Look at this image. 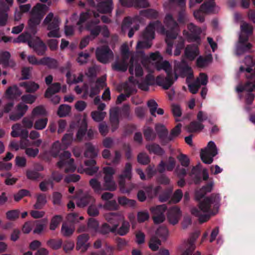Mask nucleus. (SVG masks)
<instances>
[{
  "instance_id": "f257e3e1",
  "label": "nucleus",
  "mask_w": 255,
  "mask_h": 255,
  "mask_svg": "<svg viewBox=\"0 0 255 255\" xmlns=\"http://www.w3.org/2000/svg\"><path fill=\"white\" fill-rule=\"evenodd\" d=\"M220 197L218 194H212L210 197L205 198L203 201L199 202L198 208L194 207L191 209V214L199 217L201 223L207 221L210 219V215L205 213L211 211V205L214 207H218L220 202Z\"/></svg>"
},
{
  "instance_id": "f03ea898",
  "label": "nucleus",
  "mask_w": 255,
  "mask_h": 255,
  "mask_svg": "<svg viewBox=\"0 0 255 255\" xmlns=\"http://www.w3.org/2000/svg\"><path fill=\"white\" fill-rule=\"evenodd\" d=\"M155 30L164 33L165 29L161 21L156 20L150 22L142 33L143 41L138 42L136 49L149 48L152 45L151 40L154 38Z\"/></svg>"
},
{
  "instance_id": "7ed1b4c3",
  "label": "nucleus",
  "mask_w": 255,
  "mask_h": 255,
  "mask_svg": "<svg viewBox=\"0 0 255 255\" xmlns=\"http://www.w3.org/2000/svg\"><path fill=\"white\" fill-rule=\"evenodd\" d=\"M164 23L168 28V30H165L164 33H163L166 34V37L165 39L167 44L166 53L169 55H171L173 44V40L177 37L178 32L179 30V26L171 14L166 15Z\"/></svg>"
},
{
  "instance_id": "20e7f679",
  "label": "nucleus",
  "mask_w": 255,
  "mask_h": 255,
  "mask_svg": "<svg viewBox=\"0 0 255 255\" xmlns=\"http://www.w3.org/2000/svg\"><path fill=\"white\" fill-rule=\"evenodd\" d=\"M60 20L58 16H54L52 12L49 13L44 18L42 26H46L49 31L47 35L49 38H60L61 36L60 32Z\"/></svg>"
},
{
  "instance_id": "39448f33",
  "label": "nucleus",
  "mask_w": 255,
  "mask_h": 255,
  "mask_svg": "<svg viewBox=\"0 0 255 255\" xmlns=\"http://www.w3.org/2000/svg\"><path fill=\"white\" fill-rule=\"evenodd\" d=\"M46 5L40 3L36 4L32 8L31 15L28 21V26L30 32L33 35L37 33V27L40 24L43 18L45 12L44 11Z\"/></svg>"
},
{
  "instance_id": "423d86ee",
  "label": "nucleus",
  "mask_w": 255,
  "mask_h": 255,
  "mask_svg": "<svg viewBox=\"0 0 255 255\" xmlns=\"http://www.w3.org/2000/svg\"><path fill=\"white\" fill-rule=\"evenodd\" d=\"M106 219L112 226L108 223H104L101 227L100 232L103 235H107L110 232L116 233L119 226L118 220L120 217L117 213L111 212L106 215Z\"/></svg>"
},
{
  "instance_id": "0eeeda50",
  "label": "nucleus",
  "mask_w": 255,
  "mask_h": 255,
  "mask_svg": "<svg viewBox=\"0 0 255 255\" xmlns=\"http://www.w3.org/2000/svg\"><path fill=\"white\" fill-rule=\"evenodd\" d=\"M217 153L215 143L210 141L208 143L207 148L201 149L200 157L204 163L211 164L213 161V157L217 154Z\"/></svg>"
},
{
  "instance_id": "6e6552de",
  "label": "nucleus",
  "mask_w": 255,
  "mask_h": 255,
  "mask_svg": "<svg viewBox=\"0 0 255 255\" xmlns=\"http://www.w3.org/2000/svg\"><path fill=\"white\" fill-rule=\"evenodd\" d=\"M131 170L132 166L131 163L128 162L126 164L125 169L123 171L122 173L119 175V184L120 191L123 193H129L131 190V188L126 187L125 179L130 180L131 178Z\"/></svg>"
},
{
  "instance_id": "1a4fd4ad",
  "label": "nucleus",
  "mask_w": 255,
  "mask_h": 255,
  "mask_svg": "<svg viewBox=\"0 0 255 255\" xmlns=\"http://www.w3.org/2000/svg\"><path fill=\"white\" fill-rule=\"evenodd\" d=\"M113 52L107 45L98 47L96 50V58L102 63H107L113 58Z\"/></svg>"
},
{
  "instance_id": "9d476101",
  "label": "nucleus",
  "mask_w": 255,
  "mask_h": 255,
  "mask_svg": "<svg viewBox=\"0 0 255 255\" xmlns=\"http://www.w3.org/2000/svg\"><path fill=\"white\" fill-rule=\"evenodd\" d=\"M215 3L214 0H206L202 5L199 10L194 12V17L199 20L200 22H203L205 18L202 12L208 13L212 12L215 6Z\"/></svg>"
},
{
  "instance_id": "9b49d317",
  "label": "nucleus",
  "mask_w": 255,
  "mask_h": 255,
  "mask_svg": "<svg viewBox=\"0 0 255 255\" xmlns=\"http://www.w3.org/2000/svg\"><path fill=\"white\" fill-rule=\"evenodd\" d=\"M13 0H0V26L6 25L7 18V12L12 5Z\"/></svg>"
},
{
  "instance_id": "f8f14e48",
  "label": "nucleus",
  "mask_w": 255,
  "mask_h": 255,
  "mask_svg": "<svg viewBox=\"0 0 255 255\" xmlns=\"http://www.w3.org/2000/svg\"><path fill=\"white\" fill-rule=\"evenodd\" d=\"M28 46L39 56L45 55L47 50L45 43L39 37H35L28 42Z\"/></svg>"
},
{
  "instance_id": "ddd939ff",
  "label": "nucleus",
  "mask_w": 255,
  "mask_h": 255,
  "mask_svg": "<svg viewBox=\"0 0 255 255\" xmlns=\"http://www.w3.org/2000/svg\"><path fill=\"white\" fill-rule=\"evenodd\" d=\"M166 210L167 206L165 204L158 205L150 208L152 219L155 224H160L164 221L165 219L164 213Z\"/></svg>"
},
{
  "instance_id": "4468645a",
  "label": "nucleus",
  "mask_w": 255,
  "mask_h": 255,
  "mask_svg": "<svg viewBox=\"0 0 255 255\" xmlns=\"http://www.w3.org/2000/svg\"><path fill=\"white\" fill-rule=\"evenodd\" d=\"M167 76L164 77L163 75H159L156 78V83L157 85L162 86L165 90L168 89L174 83L173 76H174V80L178 78V76L176 73L173 74H166Z\"/></svg>"
},
{
  "instance_id": "2eb2a0df",
  "label": "nucleus",
  "mask_w": 255,
  "mask_h": 255,
  "mask_svg": "<svg viewBox=\"0 0 255 255\" xmlns=\"http://www.w3.org/2000/svg\"><path fill=\"white\" fill-rule=\"evenodd\" d=\"M174 69L179 72L180 75L184 77L187 75L193 76L191 68L189 66L186 61L183 58L180 62L175 61Z\"/></svg>"
},
{
  "instance_id": "dca6fc26",
  "label": "nucleus",
  "mask_w": 255,
  "mask_h": 255,
  "mask_svg": "<svg viewBox=\"0 0 255 255\" xmlns=\"http://www.w3.org/2000/svg\"><path fill=\"white\" fill-rule=\"evenodd\" d=\"M155 129L162 145H166L171 141V138L168 135V130L164 126L157 124L155 126Z\"/></svg>"
},
{
  "instance_id": "f3484780",
  "label": "nucleus",
  "mask_w": 255,
  "mask_h": 255,
  "mask_svg": "<svg viewBox=\"0 0 255 255\" xmlns=\"http://www.w3.org/2000/svg\"><path fill=\"white\" fill-rule=\"evenodd\" d=\"M189 33L187 37L190 41L199 42L200 41V34L202 32L200 27L191 23L187 26Z\"/></svg>"
},
{
  "instance_id": "a211bd4d",
  "label": "nucleus",
  "mask_w": 255,
  "mask_h": 255,
  "mask_svg": "<svg viewBox=\"0 0 255 255\" xmlns=\"http://www.w3.org/2000/svg\"><path fill=\"white\" fill-rule=\"evenodd\" d=\"M92 17L95 18L99 17V13L94 10L88 9L86 12H82L80 14L79 19L77 23V25L79 26V29L80 31L83 30L82 24Z\"/></svg>"
},
{
  "instance_id": "6ab92c4d",
  "label": "nucleus",
  "mask_w": 255,
  "mask_h": 255,
  "mask_svg": "<svg viewBox=\"0 0 255 255\" xmlns=\"http://www.w3.org/2000/svg\"><path fill=\"white\" fill-rule=\"evenodd\" d=\"M89 239V236L88 234H82L80 235L77 238L76 250L80 251L82 253L85 252L90 247L89 243H87Z\"/></svg>"
},
{
  "instance_id": "aec40b11",
  "label": "nucleus",
  "mask_w": 255,
  "mask_h": 255,
  "mask_svg": "<svg viewBox=\"0 0 255 255\" xmlns=\"http://www.w3.org/2000/svg\"><path fill=\"white\" fill-rule=\"evenodd\" d=\"M100 22V20L98 19L89 20L87 25L86 28L87 30L90 31V34L93 38L97 37L100 33L102 30L101 26L99 25H96Z\"/></svg>"
},
{
  "instance_id": "412c9836",
  "label": "nucleus",
  "mask_w": 255,
  "mask_h": 255,
  "mask_svg": "<svg viewBox=\"0 0 255 255\" xmlns=\"http://www.w3.org/2000/svg\"><path fill=\"white\" fill-rule=\"evenodd\" d=\"M181 216L180 209L177 206L171 207L168 211L167 218L171 224L176 225L179 222Z\"/></svg>"
},
{
  "instance_id": "4be33fe9",
  "label": "nucleus",
  "mask_w": 255,
  "mask_h": 255,
  "mask_svg": "<svg viewBox=\"0 0 255 255\" xmlns=\"http://www.w3.org/2000/svg\"><path fill=\"white\" fill-rule=\"evenodd\" d=\"M110 121L112 127V131L114 132L119 126V110L116 107L110 111Z\"/></svg>"
},
{
  "instance_id": "5701e85b",
  "label": "nucleus",
  "mask_w": 255,
  "mask_h": 255,
  "mask_svg": "<svg viewBox=\"0 0 255 255\" xmlns=\"http://www.w3.org/2000/svg\"><path fill=\"white\" fill-rule=\"evenodd\" d=\"M28 110V106L22 103L18 104L16 107V112L9 115L10 120L14 121L19 120Z\"/></svg>"
},
{
  "instance_id": "b1692460",
  "label": "nucleus",
  "mask_w": 255,
  "mask_h": 255,
  "mask_svg": "<svg viewBox=\"0 0 255 255\" xmlns=\"http://www.w3.org/2000/svg\"><path fill=\"white\" fill-rule=\"evenodd\" d=\"M175 166V160L174 158L171 156H170L168 159V161L167 163L166 164L163 160H161L158 166V171L160 173H163L165 168V167L166 166V169L167 171H172Z\"/></svg>"
},
{
  "instance_id": "393cba45",
  "label": "nucleus",
  "mask_w": 255,
  "mask_h": 255,
  "mask_svg": "<svg viewBox=\"0 0 255 255\" xmlns=\"http://www.w3.org/2000/svg\"><path fill=\"white\" fill-rule=\"evenodd\" d=\"M98 11L102 13H111L113 10V2L112 0L102 1L97 4Z\"/></svg>"
},
{
  "instance_id": "a878e982",
  "label": "nucleus",
  "mask_w": 255,
  "mask_h": 255,
  "mask_svg": "<svg viewBox=\"0 0 255 255\" xmlns=\"http://www.w3.org/2000/svg\"><path fill=\"white\" fill-rule=\"evenodd\" d=\"M213 186V182L210 181L200 190L196 191L195 195V199L197 201H200L207 193L210 192L212 191Z\"/></svg>"
},
{
  "instance_id": "bb28decb",
  "label": "nucleus",
  "mask_w": 255,
  "mask_h": 255,
  "mask_svg": "<svg viewBox=\"0 0 255 255\" xmlns=\"http://www.w3.org/2000/svg\"><path fill=\"white\" fill-rule=\"evenodd\" d=\"M105 86V80L103 78H98L96 81L95 86H91L90 97H94L100 92V91Z\"/></svg>"
},
{
  "instance_id": "cd10ccee",
  "label": "nucleus",
  "mask_w": 255,
  "mask_h": 255,
  "mask_svg": "<svg viewBox=\"0 0 255 255\" xmlns=\"http://www.w3.org/2000/svg\"><path fill=\"white\" fill-rule=\"evenodd\" d=\"M84 163L85 165L88 166L84 169L87 174L92 176L98 172L99 167L95 166L96 161L95 159L86 160Z\"/></svg>"
},
{
  "instance_id": "c85d7f7f",
  "label": "nucleus",
  "mask_w": 255,
  "mask_h": 255,
  "mask_svg": "<svg viewBox=\"0 0 255 255\" xmlns=\"http://www.w3.org/2000/svg\"><path fill=\"white\" fill-rule=\"evenodd\" d=\"M172 1L177 3L181 7V9L178 12L177 21L179 23L184 24L186 20L185 10L183 8L185 6V0H171Z\"/></svg>"
},
{
  "instance_id": "c756f323",
  "label": "nucleus",
  "mask_w": 255,
  "mask_h": 255,
  "mask_svg": "<svg viewBox=\"0 0 255 255\" xmlns=\"http://www.w3.org/2000/svg\"><path fill=\"white\" fill-rule=\"evenodd\" d=\"M204 128V125L198 121H193L185 127V129L188 132H199Z\"/></svg>"
},
{
  "instance_id": "7c9ffc66",
  "label": "nucleus",
  "mask_w": 255,
  "mask_h": 255,
  "mask_svg": "<svg viewBox=\"0 0 255 255\" xmlns=\"http://www.w3.org/2000/svg\"><path fill=\"white\" fill-rule=\"evenodd\" d=\"M10 54L8 51H4L0 53V63H1L4 67H13L15 65V63L12 60H10Z\"/></svg>"
},
{
  "instance_id": "2f4dec72",
  "label": "nucleus",
  "mask_w": 255,
  "mask_h": 255,
  "mask_svg": "<svg viewBox=\"0 0 255 255\" xmlns=\"http://www.w3.org/2000/svg\"><path fill=\"white\" fill-rule=\"evenodd\" d=\"M61 89L60 83L58 82L54 83L49 86L46 90L44 93V97L46 98L49 99L53 95L58 93Z\"/></svg>"
},
{
  "instance_id": "473e14b6",
  "label": "nucleus",
  "mask_w": 255,
  "mask_h": 255,
  "mask_svg": "<svg viewBox=\"0 0 255 255\" xmlns=\"http://www.w3.org/2000/svg\"><path fill=\"white\" fill-rule=\"evenodd\" d=\"M145 147L149 153H153L158 156H162L165 153L164 149L159 144L155 143L147 144L146 145Z\"/></svg>"
},
{
  "instance_id": "72a5a7b5",
  "label": "nucleus",
  "mask_w": 255,
  "mask_h": 255,
  "mask_svg": "<svg viewBox=\"0 0 255 255\" xmlns=\"http://www.w3.org/2000/svg\"><path fill=\"white\" fill-rule=\"evenodd\" d=\"M185 57L190 60H193L198 54V49L197 46L188 45L185 49Z\"/></svg>"
},
{
  "instance_id": "f704fd0d",
  "label": "nucleus",
  "mask_w": 255,
  "mask_h": 255,
  "mask_svg": "<svg viewBox=\"0 0 255 255\" xmlns=\"http://www.w3.org/2000/svg\"><path fill=\"white\" fill-rule=\"evenodd\" d=\"M213 57L211 54H208L205 57L200 56L196 60V65L198 67L204 68L212 62Z\"/></svg>"
},
{
  "instance_id": "c9c22d12",
  "label": "nucleus",
  "mask_w": 255,
  "mask_h": 255,
  "mask_svg": "<svg viewBox=\"0 0 255 255\" xmlns=\"http://www.w3.org/2000/svg\"><path fill=\"white\" fill-rule=\"evenodd\" d=\"M41 65H46L50 69H56L58 66L57 60L49 57H44L40 60Z\"/></svg>"
},
{
  "instance_id": "e433bc0d",
  "label": "nucleus",
  "mask_w": 255,
  "mask_h": 255,
  "mask_svg": "<svg viewBox=\"0 0 255 255\" xmlns=\"http://www.w3.org/2000/svg\"><path fill=\"white\" fill-rule=\"evenodd\" d=\"M86 150L84 152V156L90 159H94L97 156L98 153L96 151L94 146L90 142L85 144Z\"/></svg>"
},
{
  "instance_id": "4c0bfd02",
  "label": "nucleus",
  "mask_w": 255,
  "mask_h": 255,
  "mask_svg": "<svg viewBox=\"0 0 255 255\" xmlns=\"http://www.w3.org/2000/svg\"><path fill=\"white\" fill-rule=\"evenodd\" d=\"M254 90H255V80L254 83L248 81L244 85L240 84L237 86L236 88V90L238 93H241L244 91L252 92Z\"/></svg>"
},
{
  "instance_id": "58836bf2",
  "label": "nucleus",
  "mask_w": 255,
  "mask_h": 255,
  "mask_svg": "<svg viewBox=\"0 0 255 255\" xmlns=\"http://www.w3.org/2000/svg\"><path fill=\"white\" fill-rule=\"evenodd\" d=\"M19 86L24 87L27 93H34L39 87L37 84L30 82H21L19 83Z\"/></svg>"
},
{
  "instance_id": "ea45409f",
  "label": "nucleus",
  "mask_w": 255,
  "mask_h": 255,
  "mask_svg": "<svg viewBox=\"0 0 255 255\" xmlns=\"http://www.w3.org/2000/svg\"><path fill=\"white\" fill-rule=\"evenodd\" d=\"M87 123L85 120H83L81 124L80 127H79L77 134L76 137L78 141H81L83 139L84 135H85L87 131Z\"/></svg>"
},
{
  "instance_id": "a19ab883",
  "label": "nucleus",
  "mask_w": 255,
  "mask_h": 255,
  "mask_svg": "<svg viewBox=\"0 0 255 255\" xmlns=\"http://www.w3.org/2000/svg\"><path fill=\"white\" fill-rule=\"evenodd\" d=\"M33 37L28 32H23L20 34L17 38H14L12 42L14 43H27L31 41Z\"/></svg>"
},
{
  "instance_id": "79ce46f5",
  "label": "nucleus",
  "mask_w": 255,
  "mask_h": 255,
  "mask_svg": "<svg viewBox=\"0 0 255 255\" xmlns=\"http://www.w3.org/2000/svg\"><path fill=\"white\" fill-rule=\"evenodd\" d=\"M5 94L9 98H12L20 96L22 93L16 85H13L8 87Z\"/></svg>"
},
{
  "instance_id": "37998d69",
  "label": "nucleus",
  "mask_w": 255,
  "mask_h": 255,
  "mask_svg": "<svg viewBox=\"0 0 255 255\" xmlns=\"http://www.w3.org/2000/svg\"><path fill=\"white\" fill-rule=\"evenodd\" d=\"M47 202L46 196L45 194L39 193L37 195L36 202L34 205L36 209H41Z\"/></svg>"
},
{
  "instance_id": "c03bdc74",
  "label": "nucleus",
  "mask_w": 255,
  "mask_h": 255,
  "mask_svg": "<svg viewBox=\"0 0 255 255\" xmlns=\"http://www.w3.org/2000/svg\"><path fill=\"white\" fill-rule=\"evenodd\" d=\"M252 45L250 43H238L236 45V54L241 55L249 51L252 48Z\"/></svg>"
},
{
  "instance_id": "a18cd8bd",
  "label": "nucleus",
  "mask_w": 255,
  "mask_h": 255,
  "mask_svg": "<svg viewBox=\"0 0 255 255\" xmlns=\"http://www.w3.org/2000/svg\"><path fill=\"white\" fill-rule=\"evenodd\" d=\"M191 175H194L193 180L195 184H199L202 181L201 170L198 166H194L191 171Z\"/></svg>"
},
{
  "instance_id": "49530a36",
  "label": "nucleus",
  "mask_w": 255,
  "mask_h": 255,
  "mask_svg": "<svg viewBox=\"0 0 255 255\" xmlns=\"http://www.w3.org/2000/svg\"><path fill=\"white\" fill-rule=\"evenodd\" d=\"M104 189L109 191H114L116 190L117 185L113 180V178H109L107 176H104Z\"/></svg>"
},
{
  "instance_id": "de8ad7c7",
  "label": "nucleus",
  "mask_w": 255,
  "mask_h": 255,
  "mask_svg": "<svg viewBox=\"0 0 255 255\" xmlns=\"http://www.w3.org/2000/svg\"><path fill=\"white\" fill-rule=\"evenodd\" d=\"M63 244L61 239H50L47 241V245L53 250H58L60 249Z\"/></svg>"
},
{
  "instance_id": "09e8293b",
  "label": "nucleus",
  "mask_w": 255,
  "mask_h": 255,
  "mask_svg": "<svg viewBox=\"0 0 255 255\" xmlns=\"http://www.w3.org/2000/svg\"><path fill=\"white\" fill-rule=\"evenodd\" d=\"M62 151L61 144L59 141L54 142L50 150V153L53 157H57Z\"/></svg>"
},
{
  "instance_id": "8fccbe9b",
  "label": "nucleus",
  "mask_w": 255,
  "mask_h": 255,
  "mask_svg": "<svg viewBox=\"0 0 255 255\" xmlns=\"http://www.w3.org/2000/svg\"><path fill=\"white\" fill-rule=\"evenodd\" d=\"M94 201V199L89 194L84 195L77 203V205L80 207H84Z\"/></svg>"
},
{
  "instance_id": "3c124183",
  "label": "nucleus",
  "mask_w": 255,
  "mask_h": 255,
  "mask_svg": "<svg viewBox=\"0 0 255 255\" xmlns=\"http://www.w3.org/2000/svg\"><path fill=\"white\" fill-rule=\"evenodd\" d=\"M143 135L147 141H153L156 137V133L150 127H147L143 130Z\"/></svg>"
},
{
  "instance_id": "603ef678",
  "label": "nucleus",
  "mask_w": 255,
  "mask_h": 255,
  "mask_svg": "<svg viewBox=\"0 0 255 255\" xmlns=\"http://www.w3.org/2000/svg\"><path fill=\"white\" fill-rule=\"evenodd\" d=\"M71 111V107L69 105L62 104L61 105L57 111V115L60 118L66 117Z\"/></svg>"
},
{
  "instance_id": "864d4df0",
  "label": "nucleus",
  "mask_w": 255,
  "mask_h": 255,
  "mask_svg": "<svg viewBox=\"0 0 255 255\" xmlns=\"http://www.w3.org/2000/svg\"><path fill=\"white\" fill-rule=\"evenodd\" d=\"M130 225L128 222L124 221L122 222L121 226L119 229H117L116 232L117 234L123 236L127 235L129 231Z\"/></svg>"
},
{
  "instance_id": "5fc2aeb1",
  "label": "nucleus",
  "mask_w": 255,
  "mask_h": 255,
  "mask_svg": "<svg viewBox=\"0 0 255 255\" xmlns=\"http://www.w3.org/2000/svg\"><path fill=\"white\" fill-rule=\"evenodd\" d=\"M137 162L142 165H147L150 162V158L145 152L139 153L137 156Z\"/></svg>"
},
{
  "instance_id": "6e6d98bb",
  "label": "nucleus",
  "mask_w": 255,
  "mask_h": 255,
  "mask_svg": "<svg viewBox=\"0 0 255 255\" xmlns=\"http://www.w3.org/2000/svg\"><path fill=\"white\" fill-rule=\"evenodd\" d=\"M112 68L115 71L125 72L127 70L128 64L125 61H123L121 62H116L112 64Z\"/></svg>"
},
{
  "instance_id": "4d7b16f0",
  "label": "nucleus",
  "mask_w": 255,
  "mask_h": 255,
  "mask_svg": "<svg viewBox=\"0 0 255 255\" xmlns=\"http://www.w3.org/2000/svg\"><path fill=\"white\" fill-rule=\"evenodd\" d=\"M62 221V217L61 215H55L51 219L49 229L51 230H55L58 227Z\"/></svg>"
},
{
  "instance_id": "13d9d810",
  "label": "nucleus",
  "mask_w": 255,
  "mask_h": 255,
  "mask_svg": "<svg viewBox=\"0 0 255 255\" xmlns=\"http://www.w3.org/2000/svg\"><path fill=\"white\" fill-rule=\"evenodd\" d=\"M48 119L46 118L39 119L35 121L33 127L37 130H42L45 128Z\"/></svg>"
},
{
  "instance_id": "bf43d9fd",
  "label": "nucleus",
  "mask_w": 255,
  "mask_h": 255,
  "mask_svg": "<svg viewBox=\"0 0 255 255\" xmlns=\"http://www.w3.org/2000/svg\"><path fill=\"white\" fill-rule=\"evenodd\" d=\"M122 116L128 120H131L132 116L130 113V106L128 104H125L121 109Z\"/></svg>"
},
{
  "instance_id": "052dcab7",
  "label": "nucleus",
  "mask_w": 255,
  "mask_h": 255,
  "mask_svg": "<svg viewBox=\"0 0 255 255\" xmlns=\"http://www.w3.org/2000/svg\"><path fill=\"white\" fill-rule=\"evenodd\" d=\"M74 230V228L68 227L66 223H63L61 227V232L63 236L69 237L72 235Z\"/></svg>"
},
{
  "instance_id": "680f3d73",
  "label": "nucleus",
  "mask_w": 255,
  "mask_h": 255,
  "mask_svg": "<svg viewBox=\"0 0 255 255\" xmlns=\"http://www.w3.org/2000/svg\"><path fill=\"white\" fill-rule=\"evenodd\" d=\"M161 241L157 238L152 237L149 242V247L153 251H156L159 249V246L161 245Z\"/></svg>"
},
{
  "instance_id": "e2e57ef3",
  "label": "nucleus",
  "mask_w": 255,
  "mask_h": 255,
  "mask_svg": "<svg viewBox=\"0 0 255 255\" xmlns=\"http://www.w3.org/2000/svg\"><path fill=\"white\" fill-rule=\"evenodd\" d=\"M241 30L242 32L248 35H251L253 33V26L245 21H243L241 25Z\"/></svg>"
},
{
  "instance_id": "0e129e2a",
  "label": "nucleus",
  "mask_w": 255,
  "mask_h": 255,
  "mask_svg": "<svg viewBox=\"0 0 255 255\" xmlns=\"http://www.w3.org/2000/svg\"><path fill=\"white\" fill-rule=\"evenodd\" d=\"M105 112L93 111L91 113V117L93 120L97 122L102 121L106 116Z\"/></svg>"
},
{
  "instance_id": "69168bd1",
  "label": "nucleus",
  "mask_w": 255,
  "mask_h": 255,
  "mask_svg": "<svg viewBox=\"0 0 255 255\" xmlns=\"http://www.w3.org/2000/svg\"><path fill=\"white\" fill-rule=\"evenodd\" d=\"M147 105L149 108L151 115L152 116L156 117L155 112L158 107L157 103L154 100L151 99L148 101Z\"/></svg>"
},
{
  "instance_id": "338daca9",
  "label": "nucleus",
  "mask_w": 255,
  "mask_h": 255,
  "mask_svg": "<svg viewBox=\"0 0 255 255\" xmlns=\"http://www.w3.org/2000/svg\"><path fill=\"white\" fill-rule=\"evenodd\" d=\"M90 185L97 193L102 191V187L100 182L96 178H92L89 181Z\"/></svg>"
},
{
  "instance_id": "774afa93",
  "label": "nucleus",
  "mask_w": 255,
  "mask_h": 255,
  "mask_svg": "<svg viewBox=\"0 0 255 255\" xmlns=\"http://www.w3.org/2000/svg\"><path fill=\"white\" fill-rule=\"evenodd\" d=\"M200 88V84L199 78H197L193 83L188 85L189 91L193 94L197 93Z\"/></svg>"
}]
</instances>
